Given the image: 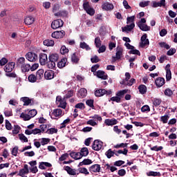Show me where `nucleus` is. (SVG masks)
Wrapping results in <instances>:
<instances>
[{
  "label": "nucleus",
  "mask_w": 177,
  "mask_h": 177,
  "mask_svg": "<svg viewBox=\"0 0 177 177\" xmlns=\"http://www.w3.org/2000/svg\"><path fill=\"white\" fill-rule=\"evenodd\" d=\"M48 63L47 64V67L48 68L55 70L56 68V62L59 60V54L57 53H52L48 56Z\"/></svg>",
  "instance_id": "obj_1"
},
{
  "label": "nucleus",
  "mask_w": 177,
  "mask_h": 177,
  "mask_svg": "<svg viewBox=\"0 0 177 177\" xmlns=\"http://www.w3.org/2000/svg\"><path fill=\"white\" fill-rule=\"evenodd\" d=\"M135 16L129 17L127 18V24H129L123 28H122V31L123 32H127V31H132L135 28Z\"/></svg>",
  "instance_id": "obj_2"
},
{
  "label": "nucleus",
  "mask_w": 177,
  "mask_h": 177,
  "mask_svg": "<svg viewBox=\"0 0 177 177\" xmlns=\"http://www.w3.org/2000/svg\"><path fill=\"white\" fill-rule=\"evenodd\" d=\"M136 82V80L132 78L131 79V74L128 72L125 73V78L123 80L120 84L122 85H127L128 86H132L133 84Z\"/></svg>",
  "instance_id": "obj_3"
},
{
  "label": "nucleus",
  "mask_w": 177,
  "mask_h": 177,
  "mask_svg": "<svg viewBox=\"0 0 177 177\" xmlns=\"http://www.w3.org/2000/svg\"><path fill=\"white\" fill-rule=\"evenodd\" d=\"M64 24V22L61 19L54 20L51 24V28L53 30H57V28H60Z\"/></svg>",
  "instance_id": "obj_4"
},
{
  "label": "nucleus",
  "mask_w": 177,
  "mask_h": 177,
  "mask_svg": "<svg viewBox=\"0 0 177 177\" xmlns=\"http://www.w3.org/2000/svg\"><path fill=\"white\" fill-rule=\"evenodd\" d=\"M81 59V55L79 53H73L71 55V60L73 64H78L80 63V60Z\"/></svg>",
  "instance_id": "obj_5"
},
{
  "label": "nucleus",
  "mask_w": 177,
  "mask_h": 177,
  "mask_svg": "<svg viewBox=\"0 0 177 177\" xmlns=\"http://www.w3.org/2000/svg\"><path fill=\"white\" fill-rule=\"evenodd\" d=\"M102 147H103V142L99 140H94L92 145L93 150H95V151H99V150H102Z\"/></svg>",
  "instance_id": "obj_6"
},
{
  "label": "nucleus",
  "mask_w": 177,
  "mask_h": 177,
  "mask_svg": "<svg viewBox=\"0 0 177 177\" xmlns=\"http://www.w3.org/2000/svg\"><path fill=\"white\" fill-rule=\"evenodd\" d=\"M150 44V41H149V39H147V35L144 34L140 39V48H145V46H147Z\"/></svg>",
  "instance_id": "obj_7"
},
{
  "label": "nucleus",
  "mask_w": 177,
  "mask_h": 177,
  "mask_svg": "<svg viewBox=\"0 0 177 177\" xmlns=\"http://www.w3.org/2000/svg\"><path fill=\"white\" fill-rule=\"evenodd\" d=\"M26 57L28 62H37L38 60V55L32 52H28L26 55Z\"/></svg>",
  "instance_id": "obj_8"
},
{
  "label": "nucleus",
  "mask_w": 177,
  "mask_h": 177,
  "mask_svg": "<svg viewBox=\"0 0 177 177\" xmlns=\"http://www.w3.org/2000/svg\"><path fill=\"white\" fill-rule=\"evenodd\" d=\"M21 102H24V106H34V99H30L28 97H21Z\"/></svg>",
  "instance_id": "obj_9"
},
{
  "label": "nucleus",
  "mask_w": 177,
  "mask_h": 177,
  "mask_svg": "<svg viewBox=\"0 0 177 177\" xmlns=\"http://www.w3.org/2000/svg\"><path fill=\"white\" fill-rule=\"evenodd\" d=\"M64 35H66V32L64 30H59L53 32L51 37L53 38H55L56 39H59L60 38H64Z\"/></svg>",
  "instance_id": "obj_10"
},
{
  "label": "nucleus",
  "mask_w": 177,
  "mask_h": 177,
  "mask_svg": "<svg viewBox=\"0 0 177 177\" xmlns=\"http://www.w3.org/2000/svg\"><path fill=\"white\" fill-rule=\"evenodd\" d=\"M15 66H16V63L15 62H8L5 66H4V71L8 73H12L13 70H15Z\"/></svg>",
  "instance_id": "obj_11"
},
{
  "label": "nucleus",
  "mask_w": 177,
  "mask_h": 177,
  "mask_svg": "<svg viewBox=\"0 0 177 177\" xmlns=\"http://www.w3.org/2000/svg\"><path fill=\"white\" fill-rule=\"evenodd\" d=\"M39 59L41 66H45V64H46V62H48V55L44 53H41L39 55Z\"/></svg>",
  "instance_id": "obj_12"
},
{
  "label": "nucleus",
  "mask_w": 177,
  "mask_h": 177,
  "mask_svg": "<svg viewBox=\"0 0 177 177\" xmlns=\"http://www.w3.org/2000/svg\"><path fill=\"white\" fill-rule=\"evenodd\" d=\"M64 171H66V172H67V174H68V175H71L73 176H74L75 175H79V174H80V173H77V169H72L71 167H70V166H64Z\"/></svg>",
  "instance_id": "obj_13"
},
{
  "label": "nucleus",
  "mask_w": 177,
  "mask_h": 177,
  "mask_svg": "<svg viewBox=\"0 0 177 177\" xmlns=\"http://www.w3.org/2000/svg\"><path fill=\"white\" fill-rule=\"evenodd\" d=\"M45 80H53L55 78V71L52 70H48L44 73Z\"/></svg>",
  "instance_id": "obj_14"
},
{
  "label": "nucleus",
  "mask_w": 177,
  "mask_h": 177,
  "mask_svg": "<svg viewBox=\"0 0 177 177\" xmlns=\"http://www.w3.org/2000/svg\"><path fill=\"white\" fill-rule=\"evenodd\" d=\"M121 56H122V48L118 46L116 48L115 57H113V62H115V60H120V59H121Z\"/></svg>",
  "instance_id": "obj_15"
},
{
  "label": "nucleus",
  "mask_w": 177,
  "mask_h": 177,
  "mask_svg": "<svg viewBox=\"0 0 177 177\" xmlns=\"http://www.w3.org/2000/svg\"><path fill=\"white\" fill-rule=\"evenodd\" d=\"M166 70V80L167 81H171V79L172 78V73H171V65L168 64L165 66Z\"/></svg>",
  "instance_id": "obj_16"
},
{
  "label": "nucleus",
  "mask_w": 177,
  "mask_h": 177,
  "mask_svg": "<svg viewBox=\"0 0 177 177\" xmlns=\"http://www.w3.org/2000/svg\"><path fill=\"white\" fill-rule=\"evenodd\" d=\"M110 92L111 91L108 92L106 89H99L95 91V95L97 97H100V96H103L104 95H110Z\"/></svg>",
  "instance_id": "obj_17"
},
{
  "label": "nucleus",
  "mask_w": 177,
  "mask_h": 177,
  "mask_svg": "<svg viewBox=\"0 0 177 177\" xmlns=\"http://www.w3.org/2000/svg\"><path fill=\"white\" fill-rule=\"evenodd\" d=\"M165 5V0H160V2H152V8H164Z\"/></svg>",
  "instance_id": "obj_18"
},
{
  "label": "nucleus",
  "mask_w": 177,
  "mask_h": 177,
  "mask_svg": "<svg viewBox=\"0 0 177 177\" xmlns=\"http://www.w3.org/2000/svg\"><path fill=\"white\" fill-rule=\"evenodd\" d=\"M68 64V62H67V58L64 57L59 62H58L57 67L58 68H64V67H66Z\"/></svg>",
  "instance_id": "obj_19"
},
{
  "label": "nucleus",
  "mask_w": 177,
  "mask_h": 177,
  "mask_svg": "<svg viewBox=\"0 0 177 177\" xmlns=\"http://www.w3.org/2000/svg\"><path fill=\"white\" fill-rule=\"evenodd\" d=\"M54 16L57 17H67L68 16V12L67 10H59L54 14Z\"/></svg>",
  "instance_id": "obj_20"
},
{
  "label": "nucleus",
  "mask_w": 177,
  "mask_h": 177,
  "mask_svg": "<svg viewBox=\"0 0 177 177\" xmlns=\"http://www.w3.org/2000/svg\"><path fill=\"white\" fill-rule=\"evenodd\" d=\"M86 93H88L86 88H80L77 93V96L78 97H80V99H84V97H86Z\"/></svg>",
  "instance_id": "obj_21"
},
{
  "label": "nucleus",
  "mask_w": 177,
  "mask_h": 177,
  "mask_svg": "<svg viewBox=\"0 0 177 177\" xmlns=\"http://www.w3.org/2000/svg\"><path fill=\"white\" fill-rule=\"evenodd\" d=\"M69 156L74 160H81L82 158L80 152L72 151L69 153Z\"/></svg>",
  "instance_id": "obj_22"
},
{
  "label": "nucleus",
  "mask_w": 177,
  "mask_h": 177,
  "mask_svg": "<svg viewBox=\"0 0 177 177\" xmlns=\"http://www.w3.org/2000/svg\"><path fill=\"white\" fill-rule=\"evenodd\" d=\"M89 171L91 173L100 172V165L95 164V165H92L91 167H90Z\"/></svg>",
  "instance_id": "obj_23"
},
{
  "label": "nucleus",
  "mask_w": 177,
  "mask_h": 177,
  "mask_svg": "<svg viewBox=\"0 0 177 177\" xmlns=\"http://www.w3.org/2000/svg\"><path fill=\"white\" fill-rule=\"evenodd\" d=\"M164 84H165V79L162 77H158L156 80V86H158V88H161Z\"/></svg>",
  "instance_id": "obj_24"
},
{
  "label": "nucleus",
  "mask_w": 177,
  "mask_h": 177,
  "mask_svg": "<svg viewBox=\"0 0 177 177\" xmlns=\"http://www.w3.org/2000/svg\"><path fill=\"white\" fill-rule=\"evenodd\" d=\"M62 114H63V111L62 109H54L52 113L53 117H62Z\"/></svg>",
  "instance_id": "obj_25"
},
{
  "label": "nucleus",
  "mask_w": 177,
  "mask_h": 177,
  "mask_svg": "<svg viewBox=\"0 0 177 177\" xmlns=\"http://www.w3.org/2000/svg\"><path fill=\"white\" fill-rule=\"evenodd\" d=\"M25 63H26V58H24V57H21L17 60V67L21 68L25 64Z\"/></svg>",
  "instance_id": "obj_26"
},
{
  "label": "nucleus",
  "mask_w": 177,
  "mask_h": 177,
  "mask_svg": "<svg viewBox=\"0 0 177 177\" xmlns=\"http://www.w3.org/2000/svg\"><path fill=\"white\" fill-rule=\"evenodd\" d=\"M24 23L27 26H31L34 23V17L32 16L26 17L24 19Z\"/></svg>",
  "instance_id": "obj_27"
},
{
  "label": "nucleus",
  "mask_w": 177,
  "mask_h": 177,
  "mask_svg": "<svg viewBox=\"0 0 177 177\" xmlns=\"http://www.w3.org/2000/svg\"><path fill=\"white\" fill-rule=\"evenodd\" d=\"M97 77L101 78V80H106L107 78V75L103 71H97Z\"/></svg>",
  "instance_id": "obj_28"
},
{
  "label": "nucleus",
  "mask_w": 177,
  "mask_h": 177,
  "mask_svg": "<svg viewBox=\"0 0 177 177\" xmlns=\"http://www.w3.org/2000/svg\"><path fill=\"white\" fill-rule=\"evenodd\" d=\"M138 26L142 31H150V26L145 24H138Z\"/></svg>",
  "instance_id": "obj_29"
},
{
  "label": "nucleus",
  "mask_w": 177,
  "mask_h": 177,
  "mask_svg": "<svg viewBox=\"0 0 177 177\" xmlns=\"http://www.w3.org/2000/svg\"><path fill=\"white\" fill-rule=\"evenodd\" d=\"M36 78L38 81H40L44 78V69H39L36 73Z\"/></svg>",
  "instance_id": "obj_30"
},
{
  "label": "nucleus",
  "mask_w": 177,
  "mask_h": 177,
  "mask_svg": "<svg viewBox=\"0 0 177 177\" xmlns=\"http://www.w3.org/2000/svg\"><path fill=\"white\" fill-rule=\"evenodd\" d=\"M93 162L91 159H84L82 162H80L78 167H82V165H91Z\"/></svg>",
  "instance_id": "obj_31"
},
{
  "label": "nucleus",
  "mask_w": 177,
  "mask_h": 177,
  "mask_svg": "<svg viewBox=\"0 0 177 177\" xmlns=\"http://www.w3.org/2000/svg\"><path fill=\"white\" fill-rule=\"evenodd\" d=\"M102 9L103 10H106V11L111 10V4L109 3V2H105L102 3Z\"/></svg>",
  "instance_id": "obj_32"
},
{
  "label": "nucleus",
  "mask_w": 177,
  "mask_h": 177,
  "mask_svg": "<svg viewBox=\"0 0 177 177\" xmlns=\"http://www.w3.org/2000/svg\"><path fill=\"white\" fill-rule=\"evenodd\" d=\"M80 153V156H82V158L86 157V156H88V154H89V150H88V149L86 147H83L81 149Z\"/></svg>",
  "instance_id": "obj_33"
},
{
  "label": "nucleus",
  "mask_w": 177,
  "mask_h": 177,
  "mask_svg": "<svg viewBox=\"0 0 177 177\" xmlns=\"http://www.w3.org/2000/svg\"><path fill=\"white\" fill-rule=\"evenodd\" d=\"M45 46H53L55 45V41L52 39H47L43 41Z\"/></svg>",
  "instance_id": "obj_34"
},
{
  "label": "nucleus",
  "mask_w": 177,
  "mask_h": 177,
  "mask_svg": "<svg viewBox=\"0 0 177 177\" xmlns=\"http://www.w3.org/2000/svg\"><path fill=\"white\" fill-rule=\"evenodd\" d=\"M59 10H60V4H59V3H55L54 5H53V7H52L53 13H57V12H59Z\"/></svg>",
  "instance_id": "obj_35"
},
{
  "label": "nucleus",
  "mask_w": 177,
  "mask_h": 177,
  "mask_svg": "<svg viewBox=\"0 0 177 177\" xmlns=\"http://www.w3.org/2000/svg\"><path fill=\"white\" fill-rule=\"evenodd\" d=\"M21 70L22 71V73H27L30 70H31V65L28 64H25L21 68Z\"/></svg>",
  "instance_id": "obj_36"
},
{
  "label": "nucleus",
  "mask_w": 177,
  "mask_h": 177,
  "mask_svg": "<svg viewBox=\"0 0 177 177\" xmlns=\"http://www.w3.org/2000/svg\"><path fill=\"white\" fill-rule=\"evenodd\" d=\"M28 80L29 82H31L32 84H34V82H37V81H38V79H37V76L34 74H30L28 76Z\"/></svg>",
  "instance_id": "obj_37"
},
{
  "label": "nucleus",
  "mask_w": 177,
  "mask_h": 177,
  "mask_svg": "<svg viewBox=\"0 0 177 177\" xmlns=\"http://www.w3.org/2000/svg\"><path fill=\"white\" fill-rule=\"evenodd\" d=\"M170 115L169 113L166 114L163 116L160 117V121L162 122V124H167L168 122V120H169Z\"/></svg>",
  "instance_id": "obj_38"
},
{
  "label": "nucleus",
  "mask_w": 177,
  "mask_h": 177,
  "mask_svg": "<svg viewBox=\"0 0 177 177\" xmlns=\"http://www.w3.org/2000/svg\"><path fill=\"white\" fill-rule=\"evenodd\" d=\"M139 92L141 93L142 95H145L146 92H147V87L145 86V84H141L138 87Z\"/></svg>",
  "instance_id": "obj_39"
},
{
  "label": "nucleus",
  "mask_w": 177,
  "mask_h": 177,
  "mask_svg": "<svg viewBox=\"0 0 177 177\" xmlns=\"http://www.w3.org/2000/svg\"><path fill=\"white\" fill-rule=\"evenodd\" d=\"M147 176H161V173L150 171L147 172Z\"/></svg>",
  "instance_id": "obj_40"
},
{
  "label": "nucleus",
  "mask_w": 177,
  "mask_h": 177,
  "mask_svg": "<svg viewBox=\"0 0 177 177\" xmlns=\"http://www.w3.org/2000/svg\"><path fill=\"white\" fill-rule=\"evenodd\" d=\"M20 118H23L24 121H30L31 117L29 115V114L22 113L20 115Z\"/></svg>",
  "instance_id": "obj_41"
},
{
  "label": "nucleus",
  "mask_w": 177,
  "mask_h": 177,
  "mask_svg": "<svg viewBox=\"0 0 177 177\" xmlns=\"http://www.w3.org/2000/svg\"><path fill=\"white\" fill-rule=\"evenodd\" d=\"M74 96V90H69L64 96V99H70Z\"/></svg>",
  "instance_id": "obj_42"
},
{
  "label": "nucleus",
  "mask_w": 177,
  "mask_h": 177,
  "mask_svg": "<svg viewBox=\"0 0 177 177\" xmlns=\"http://www.w3.org/2000/svg\"><path fill=\"white\" fill-rule=\"evenodd\" d=\"M80 48L82 49H86V50H91V47L89 46V45H88L84 41L80 43Z\"/></svg>",
  "instance_id": "obj_43"
},
{
  "label": "nucleus",
  "mask_w": 177,
  "mask_h": 177,
  "mask_svg": "<svg viewBox=\"0 0 177 177\" xmlns=\"http://www.w3.org/2000/svg\"><path fill=\"white\" fill-rule=\"evenodd\" d=\"M79 174H84V175H89V171L86 167H80L78 169Z\"/></svg>",
  "instance_id": "obj_44"
},
{
  "label": "nucleus",
  "mask_w": 177,
  "mask_h": 177,
  "mask_svg": "<svg viewBox=\"0 0 177 177\" xmlns=\"http://www.w3.org/2000/svg\"><path fill=\"white\" fill-rule=\"evenodd\" d=\"M18 136L19 138V140H21L22 142H24L25 143H28V138H27V137H26V136H24V134L20 133L18 135Z\"/></svg>",
  "instance_id": "obj_45"
},
{
  "label": "nucleus",
  "mask_w": 177,
  "mask_h": 177,
  "mask_svg": "<svg viewBox=\"0 0 177 177\" xmlns=\"http://www.w3.org/2000/svg\"><path fill=\"white\" fill-rule=\"evenodd\" d=\"M45 133H48V135H53V133H57V129L50 128L48 129Z\"/></svg>",
  "instance_id": "obj_46"
},
{
  "label": "nucleus",
  "mask_w": 177,
  "mask_h": 177,
  "mask_svg": "<svg viewBox=\"0 0 177 177\" xmlns=\"http://www.w3.org/2000/svg\"><path fill=\"white\" fill-rule=\"evenodd\" d=\"M30 173V170H26V169H21L19 170V176H23Z\"/></svg>",
  "instance_id": "obj_47"
},
{
  "label": "nucleus",
  "mask_w": 177,
  "mask_h": 177,
  "mask_svg": "<svg viewBox=\"0 0 177 177\" xmlns=\"http://www.w3.org/2000/svg\"><path fill=\"white\" fill-rule=\"evenodd\" d=\"M18 153H19V147L15 146L14 148H12V150L11 151V154L12 156H15V157H17Z\"/></svg>",
  "instance_id": "obj_48"
},
{
  "label": "nucleus",
  "mask_w": 177,
  "mask_h": 177,
  "mask_svg": "<svg viewBox=\"0 0 177 177\" xmlns=\"http://www.w3.org/2000/svg\"><path fill=\"white\" fill-rule=\"evenodd\" d=\"M28 114L30 118H33V117H35L36 114H38V111H37V109H31L29 111Z\"/></svg>",
  "instance_id": "obj_49"
},
{
  "label": "nucleus",
  "mask_w": 177,
  "mask_h": 177,
  "mask_svg": "<svg viewBox=\"0 0 177 177\" xmlns=\"http://www.w3.org/2000/svg\"><path fill=\"white\" fill-rule=\"evenodd\" d=\"M95 44L96 48H100V46H102V41L100 40V37H96L95 39Z\"/></svg>",
  "instance_id": "obj_50"
},
{
  "label": "nucleus",
  "mask_w": 177,
  "mask_h": 177,
  "mask_svg": "<svg viewBox=\"0 0 177 177\" xmlns=\"http://www.w3.org/2000/svg\"><path fill=\"white\" fill-rule=\"evenodd\" d=\"M91 7V5L89 4V1H84L83 3V9L84 10L86 11L88 10V9H90Z\"/></svg>",
  "instance_id": "obj_51"
},
{
  "label": "nucleus",
  "mask_w": 177,
  "mask_h": 177,
  "mask_svg": "<svg viewBox=\"0 0 177 177\" xmlns=\"http://www.w3.org/2000/svg\"><path fill=\"white\" fill-rule=\"evenodd\" d=\"M94 101L93 100H87L86 101V104L91 107V109H94L95 106L93 105Z\"/></svg>",
  "instance_id": "obj_52"
},
{
  "label": "nucleus",
  "mask_w": 177,
  "mask_h": 177,
  "mask_svg": "<svg viewBox=\"0 0 177 177\" xmlns=\"http://www.w3.org/2000/svg\"><path fill=\"white\" fill-rule=\"evenodd\" d=\"M161 100L158 99V98H155L153 100V106H155L156 107H158V106H160V104H161Z\"/></svg>",
  "instance_id": "obj_53"
},
{
  "label": "nucleus",
  "mask_w": 177,
  "mask_h": 177,
  "mask_svg": "<svg viewBox=\"0 0 177 177\" xmlns=\"http://www.w3.org/2000/svg\"><path fill=\"white\" fill-rule=\"evenodd\" d=\"M49 142H50V139L43 138H41V141L40 143L41 146H45V145H48Z\"/></svg>",
  "instance_id": "obj_54"
},
{
  "label": "nucleus",
  "mask_w": 177,
  "mask_h": 177,
  "mask_svg": "<svg viewBox=\"0 0 177 177\" xmlns=\"http://www.w3.org/2000/svg\"><path fill=\"white\" fill-rule=\"evenodd\" d=\"M20 132V127L19 125H15L14 129L12 130L13 135H17Z\"/></svg>",
  "instance_id": "obj_55"
},
{
  "label": "nucleus",
  "mask_w": 177,
  "mask_h": 177,
  "mask_svg": "<svg viewBox=\"0 0 177 177\" xmlns=\"http://www.w3.org/2000/svg\"><path fill=\"white\" fill-rule=\"evenodd\" d=\"M75 109H80V110H84V109H85V104L82 103V102H80L78 104H77L75 106Z\"/></svg>",
  "instance_id": "obj_56"
},
{
  "label": "nucleus",
  "mask_w": 177,
  "mask_h": 177,
  "mask_svg": "<svg viewBox=\"0 0 177 177\" xmlns=\"http://www.w3.org/2000/svg\"><path fill=\"white\" fill-rule=\"evenodd\" d=\"M86 14L89 15L90 16H93L95 15V10L92 7L86 10Z\"/></svg>",
  "instance_id": "obj_57"
},
{
  "label": "nucleus",
  "mask_w": 177,
  "mask_h": 177,
  "mask_svg": "<svg viewBox=\"0 0 177 177\" xmlns=\"http://www.w3.org/2000/svg\"><path fill=\"white\" fill-rule=\"evenodd\" d=\"M127 92H128V90H127V89L122 90V91L118 92V93H116V96L121 97V96H124V95H125V93H127Z\"/></svg>",
  "instance_id": "obj_58"
},
{
  "label": "nucleus",
  "mask_w": 177,
  "mask_h": 177,
  "mask_svg": "<svg viewBox=\"0 0 177 177\" xmlns=\"http://www.w3.org/2000/svg\"><path fill=\"white\" fill-rule=\"evenodd\" d=\"M91 63H99L100 62V59H99V57L97 55H95L91 58Z\"/></svg>",
  "instance_id": "obj_59"
},
{
  "label": "nucleus",
  "mask_w": 177,
  "mask_h": 177,
  "mask_svg": "<svg viewBox=\"0 0 177 177\" xmlns=\"http://www.w3.org/2000/svg\"><path fill=\"white\" fill-rule=\"evenodd\" d=\"M6 128L8 131H12V124H10V122L8 120H6Z\"/></svg>",
  "instance_id": "obj_60"
},
{
  "label": "nucleus",
  "mask_w": 177,
  "mask_h": 177,
  "mask_svg": "<svg viewBox=\"0 0 177 177\" xmlns=\"http://www.w3.org/2000/svg\"><path fill=\"white\" fill-rule=\"evenodd\" d=\"M149 3H150L149 1H141L139 3V6H140V8H146V6H149Z\"/></svg>",
  "instance_id": "obj_61"
},
{
  "label": "nucleus",
  "mask_w": 177,
  "mask_h": 177,
  "mask_svg": "<svg viewBox=\"0 0 177 177\" xmlns=\"http://www.w3.org/2000/svg\"><path fill=\"white\" fill-rule=\"evenodd\" d=\"M64 97L63 98V100L59 102V107L61 109H66L67 107V102H65Z\"/></svg>",
  "instance_id": "obj_62"
},
{
  "label": "nucleus",
  "mask_w": 177,
  "mask_h": 177,
  "mask_svg": "<svg viewBox=\"0 0 177 177\" xmlns=\"http://www.w3.org/2000/svg\"><path fill=\"white\" fill-rule=\"evenodd\" d=\"M60 52H61L62 55L68 53V48H66V46H62L60 49Z\"/></svg>",
  "instance_id": "obj_63"
},
{
  "label": "nucleus",
  "mask_w": 177,
  "mask_h": 177,
  "mask_svg": "<svg viewBox=\"0 0 177 177\" xmlns=\"http://www.w3.org/2000/svg\"><path fill=\"white\" fill-rule=\"evenodd\" d=\"M8 64V59L6 57H3L1 59H0V66H5Z\"/></svg>",
  "instance_id": "obj_64"
}]
</instances>
